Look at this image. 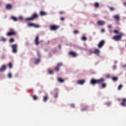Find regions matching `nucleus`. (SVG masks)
Masks as SVG:
<instances>
[{
  "label": "nucleus",
  "instance_id": "c85d7f7f",
  "mask_svg": "<svg viewBox=\"0 0 126 126\" xmlns=\"http://www.w3.org/2000/svg\"><path fill=\"white\" fill-rule=\"evenodd\" d=\"M123 88V85H120L118 88V90H121Z\"/></svg>",
  "mask_w": 126,
  "mask_h": 126
},
{
  "label": "nucleus",
  "instance_id": "f704fd0d",
  "mask_svg": "<svg viewBox=\"0 0 126 126\" xmlns=\"http://www.w3.org/2000/svg\"><path fill=\"white\" fill-rule=\"evenodd\" d=\"M87 108H88V107H87V106L84 107V108H83L82 109V111H85V110H86V109H87Z\"/></svg>",
  "mask_w": 126,
  "mask_h": 126
},
{
  "label": "nucleus",
  "instance_id": "37998d69",
  "mask_svg": "<svg viewBox=\"0 0 126 126\" xmlns=\"http://www.w3.org/2000/svg\"><path fill=\"white\" fill-rule=\"evenodd\" d=\"M109 77H110V75L109 74L106 75V78H109Z\"/></svg>",
  "mask_w": 126,
  "mask_h": 126
},
{
  "label": "nucleus",
  "instance_id": "c756f323",
  "mask_svg": "<svg viewBox=\"0 0 126 126\" xmlns=\"http://www.w3.org/2000/svg\"><path fill=\"white\" fill-rule=\"evenodd\" d=\"M13 42H14V39L11 38L9 40V42L10 43H13Z\"/></svg>",
  "mask_w": 126,
  "mask_h": 126
},
{
  "label": "nucleus",
  "instance_id": "09e8293b",
  "mask_svg": "<svg viewBox=\"0 0 126 126\" xmlns=\"http://www.w3.org/2000/svg\"><path fill=\"white\" fill-rule=\"evenodd\" d=\"M124 5L126 6V2H124Z\"/></svg>",
  "mask_w": 126,
  "mask_h": 126
},
{
  "label": "nucleus",
  "instance_id": "6ab92c4d",
  "mask_svg": "<svg viewBox=\"0 0 126 126\" xmlns=\"http://www.w3.org/2000/svg\"><path fill=\"white\" fill-rule=\"evenodd\" d=\"M40 14L41 16H46V15H47V13H46L43 11H41L40 12Z\"/></svg>",
  "mask_w": 126,
  "mask_h": 126
},
{
  "label": "nucleus",
  "instance_id": "4be33fe9",
  "mask_svg": "<svg viewBox=\"0 0 126 126\" xmlns=\"http://www.w3.org/2000/svg\"><path fill=\"white\" fill-rule=\"evenodd\" d=\"M11 19H12V20H13L14 21H17L18 20V19L14 16H12L11 17Z\"/></svg>",
  "mask_w": 126,
  "mask_h": 126
},
{
  "label": "nucleus",
  "instance_id": "393cba45",
  "mask_svg": "<svg viewBox=\"0 0 126 126\" xmlns=\"http://www.w3.org/2000/svg\"><path fill=\"white\" fill-rule=\"evenodd\" d=\"M40 63V59L35 60V63H36V64H37V63Z\"/></svg>",
  "mask_w": 126,
  "mask_h": 126
},
{
  "label": "nucleus",
  "instance_id": "dca6fc26",
  "mask_svg": "<svg viewBox=\"0 0 126 126\" xmlns=\"http://www.w3.org/2000/svg\"><path fill=\"white\" fill-rule=\"evenodd\" d=\"M43 101L46 102L48 100H49V96L48 95H44L43 96Z\"/></svg>",
  "mask_w": 126,
  "mask_h": 126
},
{
  "label": "nucleus",
  "instance_id": "603ef678",
  "mask_svg": "<svg viewBox=\"0 0 126 126\" xmlns=\"http://www.w3.org/2000/svg\"><path fill=\"white\" fill-rule=\"evenodd\" d=\"M61 45H59V48H61Z\"/></svg>",
  "mask_w": 126,
  "mask_h": 126
},
{
  "label": "nucleus",
  "instance_id": "49530a36",
  "mask_svg": "<svg viewBox=\"0 0 126 126\" xmlns=\"http://www.w3.org/2000/svg\"><path fill=\"white\" fill-rule=\"evenodd\" d=\"M60 13L61 14H63V12L61 11V12H60Z\"/></svg>",
  "mask_w": 126,
  "mask_h": 126
},
{
  "label": "nucleus",
  "instance_id": "4c0bfd02",
  "mask_svg": "<svg viewBox=\"0 0 126 126\" xmlns=\"http://www.w3.org/2000/svg\"><path fill=\"white\" fill-rule=\"evenodd\" d=\"M48 73H49V74H53V71H52V70H49V71H48Z\"/></svg>",
  "mask_w": 126,
  "mask_h": 126
},
{
  "label": "nucleus",
  "instance_id": "ddd939ff",
  "mask_svg": "<svg viewBox=\"0 0 126 126\" xmlns=\"http://www.w3.org/2000/svg\"><path fill=\"white\" fill-rule=\"evenodd\" d=\"M97 25L99 26H103L105 24V21H98L97 22Z\"/></svg>",
  "mask_w": 126,
  "mask_h": 126
},
{
  "label": "nucleus",
  "instance_id": "cd10ccee",
  "mask_svg": "<svg viewBox=\"0 0 126 126\" xmlns=\"http://www.w3.org/2000/svg\"><path fill=\"white\" fill-rule=\"evenodd\" d=\"M94 7L98 8L99 7V4L97 2H95L94 5Z\"/></svg>",
  "mask_w": 126,
  "mask_h": 126
},
{
  "label": "nucleus",
  "instance_id": "f257e3e1",
  "mask_svg": "<svg viewBox=\"0 0 126 126\" xmlns=\"http://www.w3.org/2000/svg\"><path fill=\"white\" fill-rule=\"evenodd\" d=\"M104 82H105V79L103 78H101L98 80L93 79L91 81V84H92V85H95V84H102Z\"/></svg>",
  "mask_w": 126,
  "mask_h": 126
},
{
  "label": "nucleus",
  "instance_id": "6e6552de",
  "mask_svg": "<svg viewBox=\"0 0 126 126\" xmlns=\"http://www.w3.org/2000/svg\"><path fill=\"white\" fill-rule=\"evenodd\" d=\"M104 45H105V41L101 40L98 43V44L97 45V47L99 49H101V48L103 47V46H104Z\"/></svg>",
  "mask_w": 126,
  "mask_h": 126
},
{
  "label": "nucleus",
  "instance_id": "473e14b6",
  "mask_svg": "<svg viewBox=\"0 0 126 126\" xmlns=\"http://www.w3.org/2000/svg\"><path fill=\"white\" fill-rule=\"evenodd\" d=\"M109 9H110V10H111V11H113V10H115V8L112 7H109Z\"/></svg>",
  "mask_w": 126,
  "mask_h": 126
},
{
  "label": "nucleus",
  "instance_id": "f03ea898",
  "mask_svg": "<svg viewBox=\"0 0 126 126\" xmlns=\"http://www.w3.org/2000/svg\"><path fill=\"white\" fill-rule=\"evenodd\" d=\"M38 17H39V16H38L37 14L36 13H34L32 15L31 17L27 18L26 19V20H27V21H33L35 20V19H37Z\"/></svg>",
  "mask_w": 126,
  "mask_h": 126
},
{
  "label": "nucleus",
  "instance_id": "58836bf2",
  "mask_svg": "<svg viewBox=\"0 0 126 126\" xmlns=\"http://www.w3.org/2000/svg\"><path fill=\"white\" fill-rule=\"evenodd\" d=\"M60 20H61V21H63L64 20V18H63V17L61 18H60Z\"/></svg>",
  "mask_w": 126,
  "mask_h": 126
},
{
  "label": "nucleus",
  "instance_id": "9b49d317",
  "mask_svg": "<svg viewBox=\"0 0 126 126\" xmlns=\"http://www.w3.org/2000/svg\"><path fill=\"white\" fill-rule=\"evenodd\" d=\"M61 66H63V63H59L57 64V65L56 67H55V70L56 71H59L60 70V67Z\"/></svg>",
  "mask_w": 126,
  "mask_h": 126
},
{
  "label": "nucleus",
  "instance_id": "c9c22d12",
  "mask_svg": "<svg viewBox=\"0 0 126 126\" xmlns=\"http://www.w3.org/2000/svg\"><path fill=\"white\" fill-rule=\"evenodd\" d=\"M1 41H2L3 42H5L6 41V39H5V38H2L1 39Z\"/></svg>",
  "mask_w": 126,
  "mask_h": 126
},
{
  "label": "nucleus",
  "instance_id": "3c124183",
  "mask_svg": "<svg viewBox=\"0 0 126 126\" xmlns=\"http://www.w3.org/2000/svg\"><path fill=\"white\" fill-rule=\"evenodd\" d=\"M20 18L21 19H22V17H20Z\"/></svg>",
  "mask_w": 126,
  "mask_h": 126
},
{
  "label": "nucleus",
  "instance_id": "a878e982",
  "mask_svg": "<svg viewBox=\"0 0 126 126\" xmlns=\"http://www.w3.org/2000/svg\"><path fill=\"white\" fill-rule=\"evenodd\" d=\"M33 99L36 100L38 99V97L36 95H34L32 96Z\"/></svg>",
  "mask_w": 126,
  "mask_h": 126
},
{
  "label": "nucleus",
  "instance_id": "79ce46f5",
  "mask_svg": "<svg viewBox=\"0 0 126 126\" xmlns=\"http://www.w3.org/2000/svg\"><path fill=\"white\" fill-rule=\"evenodd\" d=\"M116 68H117V66L116 65H114L113 66V69L115 70V69H116Z\"/></svg>",
  "mask_w": 126,
  "mask_h": 126
},
{
  "label": "nucleus",
  "instance_id": "9d476101",
  "mask_svg": "<svg viewBox=\"0 0 126 126\" xmlns=\"http://www.w3.org/2000/svg\"><path fill=\"white\" fill-rule=\"evenodd\" d=\"M68 55L73 58H76V57H77V54L74 51H70L68 53Z\"/></svg>",
  "mask_w": 126,
  "mask_h": 126
},
{
  "label": "nucleus",
  "instance_id": "7c9ffc66",
  "mask_svg": "<svg viewBox=\"0 0 126 126\" xmlns=\"http://www.w3.org/2000/svg\"><path fill=\"white\" fill-rule=\"evenodd\" d=\"M8 66L10 68H12V63H9Z\"/></svg>",
  "mask_w": 126,
  "mask_h": 126
},
{
  "label": "nucleus",
  "instance_id": "5701e85b",
  "mask_svg": "<svg viewBox=\"0 0 126 126\" xmlns=\"http://www.w3.org/2000/svg\"><path fill=\"white\" fill-rule=\"evenodd\" d=\"M58 81H59V82H60V83H63V82H64V80H63L61 78H58Z\"/></svg>",
  "mask_w": 126,
  "mask_h": 126
},
{
  "label": "nucleus",
  "instance_id": "1a4fd4ad",
  "mask_svg": "<svg viewBox=\"0 0 126 126\" xmlns=\"http://www.w3.org/2000/svg\"><path fill=\"white\" fill-rule=\"evenodd\" d=\"M34 44L36 46H38L40 44V41H39V35H36L34 38Z\"/></svg>",
  "mask_w": 126,
  "mask_h": 126
},
{
  "label": "nucleus",
  "instance_id": "a18cd8bd",
  "mask_svg": "<svg viewBox=\"0 0 126 126\" xmlns=\"http://www.w3.org/2000/svg\"><path fill=\"white\" fill-rule=\"evenodd\" d=\"M108 27L109 28H112V26H111V25H109V26H108Z\"/></svg>",
  "mask_w": 126,
  "mask_h": 126
},
{
  "label": "nucleus",
  "instance_id": "f3484780",
  "mask_svg": "<svg viewBox=\"0 0 126 126\" xmlns=\"http://www.w3.org/2000/svg\"><path fill=\"white\" fill-rule=\"evenodd\" d=\"M113 18L116 21H119L120 20V16L119 15H116L113 16Z\"/></svg>",
  "mask_w": 126,
  "mask_h": 126
},
{
  "label": "nucleus",
  "instance_id": "ea45409f",
  "mask_svg": "<svg viewBox=\"0 0 126 126\" xmlns=\"http://www.w3.org/2000/svg\"><path fill=\"white\" fill-rule=\"evenodd\" d=\"M70 106L71 107V108H74V107H75V105H74V104H72L70 105Z\"/></svg>",
  "mask_w": 126,
  "mask_h": 126
},
{
  "label": "nucleus",
  "instance_id": "7ed1b4c3",
  "mask_svg": "<svg viewBox=\"0 0 126 126\" xmlns=\"http://www.w3.org/2000/svg\"><path fill=\"white\" fill-rule=\"evenodd\" d=\"M124 36V33H120L119 35H115L113 37V40L114 41H120L121 39H122V37Z\"/></svg>",
  "mask_w": 126,
  "mask_h": 126
},
{
  "label": "nucleus",
  "instance_id": "c03bdc74",
  "mask_svg": "<svg viewBox=\"0 0 126 126\" xmlns=\"http://www.w3.org/2000/svg\"><path fill=\"white\" fill-rule=\"evenodd\" d=\"M101 31L102 33H104V32H105V30H104V29H102Z\"/></svg>",
  "mask_w": 126,
  "mask_h": 126
},
{
  "label": "nucleus",
  "instance_id": "2f4dec72",
  "mask_svg": "<svg viewBox=\"0 0 126 126\" xmlns=\"http://www.w3.org/2000/svg\"><path fill=\"white\" fill-rule=\"evenodd\" d=\"M8 77L9 78H11V77H12V75H11V73H9L8 74Z\"/></svg>",
  "mask_w": 126,
  "mask_h": 126
},
{
  "label": "nucleus",
  "instance_id": "72a5a7b5",
  "mask_svg": "<svg viewBox=\"0 0 126 126\" xmlns=\"http://www.w3.org/2000/svg\"><path fill=\"white\" fill-rule=\"evenodd\" d=\"M73 33L74 34H75V35H76V34H78L79 32H78V31L75 30V31H74Z\"/></svg>",
  "mask_w": 126,
  "mask_h": 126
},
{
  "label": "nucleus",
  "instance_id": "2eb2a0df",
  "mask_svg": "<svg viewBox=\"0 0 126 126\" xmlns=\"http://www.w3.org/2000/svg\"><path fill=\"white\" fill-rule=\"evenodd\" d=\"M6 8L8 10H10V9H12V5L7 4V5H6Z\"/></svg>",
  "mask_w": 126,
  "mask_h": 126
},
{
  "label": "nucleus",
  "instance_id": "20e7f679",
  "mask_svg": "<svg viewBox=\"0 0 126 126\" xmlns=\"http://www.w3.org/2000/svg\"><path fill=\"white\" fill-rule=\"evenodd\" d=\"M16 35V32L13 29H10L9 32L7 33L8 36H15Z\"/></svg>",
  "mask_w": 126,
  "mask_h": 126
},
{
  "label": "nucleus",
  "instance_id": "f8f14e48",
  "mask_svg": "<svg viewBox=\"0 0 126 126\" xmlns=\"http://www.w3.org/2000/svg\"><path fill=\"white\" fill-rule=\"evenodd\" d=\"M28 26L34 27L35 28H40V26L39 25H35L32 23L29 24Z\"/></svg>",
  "mask_w": 126,
  "mask_h": 126
},
{
  "label": "nucleus",
  "instance_id": "a211bd4d",
  "mask_svg": "<svg viewBox=\"0 0 126 126\" xmlns=\"http://www.w3.org/2000/svg\"><path fill=\"white\" fill-rule=\"evenodd\" d=\"M5 69H6V66L3 65L0 68V71H4Z\"/></svg>",
  "mask_w": 126,
  "mask_h": 126
},
{
  "label": "nucleus",
  "instance_id": "e433bc0d",
  "mask_svg": "<svg viewBox=\"0 0 126 126\" xmlns=\"http://www.w3.org/2000/svg\"><path fill=\"white\" fill-rule=\"evenodd\" d=\"M114 33H115V34H119V32L118 31H117V30H115L114 31Z\"/></svg>",
  "mask_w": 126,
  "mask_h": 126
},
{
  "label": "nucleus",
  "instance_id": "412c9836",
  "mask_svg": "<svg viewBox=\"0 0 126 126\" xmlns=\"http://www.w3.org/2000/svg\"><path fill=\"white\" fill-rule=\"evenodd\" d=\"M106 87H107V84L106 83H102L101 84V88L102 89H104V88H106Z\"/></svg>",
  "mask_w": 126,
  "mask_h": 126
},
{
  "label": "nucleus",
  "instance_id": "aec40b11",
  "mask_svg": "<svg viewBox=\"0 0 126 126\" xmlns=\"http://www.w3.org/2000/svg\"><path fill=\"white\" fill-rule=\"evenodd\" d=\"M94 54H96V55H99L100 54V51L97 49H95L94 51L93 52Z\"/></svg>",
  "mask_w": 126,
  "mask_h": 126
},
{
  "label": "nucleus",
  "instance_id": "8fccbe9b",
  "mask_svg": "<svg viewBox=\"0 0 126 126\" xmlns=\"http://www.w3.org/2000/svg\"><path fill=\"white\" fill-rule=\"evenodd\" d=\"M37 55H38V56H39V52L37 53Z\"/></svg>",
  "mask_w": 126,
  "mask_h": 126
},
{
  "label": "nucleus",
  "instance_id": "0eeeda50",
  "mask_svg": "<svg viewBox=\"0 0 126 126\" xmlns=\"http://www.w3.org/2000/svg\"><path fill=\"white\" fill-rule=\"evenodd\" d=\"M59 28H60L59 26L54 25L50 27V30L52 31H56V30H58Z\"/></svg>",
  "mask_w": 126,
  "mask_h": 126
},
{
  "label": "nucleus",
  "instance_id": "423d86ee",
  "mask_svg": "<svg viewBox=\"0 0 126 126\" xmlns=\"http://www.w3.org/2000/svg\"><path fill=\"white\" fill-rule=\"evenodd\" d=\"M11 48L13 53L14 54H16V53H17V44H13L11 45Z\"/></svg>",
  "mask_w": 126,
  "mask_h": 126
},
{
  "label": "nucleus",
  "instance_id": "de8ad7c7",
  "mask_svg": "<svg viewBox=\"0 0 126 126\" xmlns=\"http://www.w3.org/2000/svg\"><path fill=\"white\" fill-rule=\"evenodd\" d=\"M123 67L126 68V65H124L123 66Z\"/></svg>",
  "mask_w": 126,
  "mask_h": 126
},
{
  "label": "nucleus",
  "instance_id": "39448f33",
  "mask_svg": "<svg viewBox=\"0 0 126 126\" xmlns=\"http://www.w3.org/2000/svg\"><path fill=\"white\" fill-rule=\"evenodd\" d=\"M118 101H121L120 103V105L122 106V107H126V98H124L123 99L118 98Z\"/></svg>",
  "mask_w": 126,
  "mask_h": 126
},
{
  "label": "nucleus",
  "instance_id": "a19ab883",
  "mask_svg": "<svg viewBox=\"0 0 126 126\" xmlns=\"http://www.w3.org/2000/svg\"><path fill=\"white\" fill-rule=\"evenodd\" d=\"M54 97H55V98H58V93H56V94H55Z\"/></svg>",
  "mask_w": 126,
  "mask_h": 126
},
{
  "label": "nucleus",
  "instance_id": "b1692460",
  "mask_svg": "<svg viewBox=\"0 0 126 126\" xmlns=\"http://www.w3.org/2000/svg\"><path fill=\"white\" fill-rule=\"evenodd\" d=\"M112 79L113 81H117L118 80V77H114L112 78Z\"/></svg>",
  "mask_w": 126,
  "mask_h": 126
},
{
  "label": "nucleus",
  "instance_id": "4468645a",
  "mask_svg": "<svg viewBox=\"0 0 126 126\" xmlns=\"http://www.w3.org/2000/svg\"><path fill=\"white\" fill-rule=\"evenodd\" d=\"M84 83H85V80H78L77 81V84H80V85H83Z\"/></svg>",
  "mask_w": 126,
  "mask_h": 126
},
{
  "label": "nucleus",
  "instance_id": "bb28decb",
  "mask_svg": "<svg viewBox=\"0 0 126 126\" xmlns=\"http://www.w3.org/2000/svg\"><path fill=\"white\" fill-rule=\"evenodd\" d=\"M81 39L83 40V41H86V40H87V38H86V37L84 36H83L81 38Z\"/></svg>",
  "mask_w": 126,
  "mask_h": 126
}]
</instances>
